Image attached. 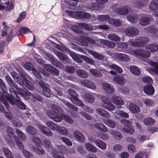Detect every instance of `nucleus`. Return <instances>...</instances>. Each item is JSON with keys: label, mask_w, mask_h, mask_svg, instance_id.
Here are the masks:
<instances>
[{"label": "nucleus", "mask_w": 158, "mask_h": 158, "mask_svg": "<svg viewBox=\"0 0 158 158\" xmlns=\"http://www.w3.org/2000/svg\"><path fill=\"white\" fill-rule=\"evenodd\" d=\"M52 110H48L47 114L56 122H60L63 118L66 122L70 124L73 123L74 121L69 116L63 113V109L60 106L53 104L51 106Z\"/></svg>", "instance_id": "obj_1"}, {"label": "nucleus", "mask_w": 158, "mask_h": 158, "mask_svg": "<svg viewBox=\"0 0 158 158\" xmlns=\"http://www.w3.org/2000/svg\"><path fill=\"white\" fill-rule=\"evenodd\" d=\"M65 12L70 16L79 19H89L91 16L90 13L82 11H76L67 10L65 11Z\"/></svg>", "instance_id": "obj_2"}, {"label": "nucleus", "mask_w": 158, "mask_h": 158, "mask_svg": "<svg viewBox=\"0 0 158 158\" xmlns=\"http://www.w3.org/2000/svg\"><path fill=\"white\" fill-rule=\"evenodd\" d=\"M5 97L6 100L12 105H16L19 108L22 110L26 109V106L25 104L21 102L20 98L19 97L17 99L14 98L12 95L8 93H6Z\"/></svg>", "instance_id": "obj_3"}, {"label": "nucleus", "mask_w": 158, "mask_h": 158, "mask_svg": "<svg viewBox=\"0 0 158 158\" xmlns=\"http://www.w3.org/2000/svg\"><path fill=\"white\" fill-rule=\"evenodd\" d=\"M149 40L147 37L141 36L136 38L135 41H131L130 44L132 46L135 47H143Z\"/></svg>", "instance_id": "obj_4"}, {"label": "nucleus", "mask_w": 158, "mask_h": 158, "mask_svg": "<svg viewBox=\"0 0 158 158\" xmlns=\"http://www.w3.org/2000/svg\"><path fill=\"white\" fill-rule=\"evenodd\" d=\"M38 84L42 89L41 93L46 97L50 98L51 91L48 85L42 80L39 81Z\"/></svg>", "instance_id": "obj_5"}, {"label": "nucleus", "mask_w": 158, "mask_h": 158, "mask_svg": "<svg viewBox=\"0 0 158 158\" xmlns=\"http://www.w3.org/2000/svg\"><path fill=\"white\" fill-rule=\"evenodd\" d=\"M101 99L102 102V107L109 111H113L115 110V106L108 100V99L106 96H103Z\"/></svg>", "instance_id": "obj_6"}, {"label": "nucleus", "mask_w": 158, "mask_h": 158, "mask_svg": "<svg viewBox=\"0 0 158 158\" xmlns=\"http://www.w3.org/2000/svg\"><path fill=\"white\" fill-rule=\"evenodd\" d=\"M121 123L125 126L123 128V130L125 132L132 134L135 132V130L131 127V122L128 120L122 119L120 121Z\"/></svg>", "instance_id": "obj_7"}, {"label": "nucleus", "mask_w": 158, "mask_h": 158, "mask_svg": "<svg viewBox=\"0 0 158 158\" xmlns=\"http://www.w3.org/2000/svg\"><path fill=\"white\" fill-rule=\"evenodd\" d=\"M134 53L135 55L143 58H148L150 55L148 51L142 48L137 49L134 50Z\"/></svg>", "instance_id": "obj_8"}, {"label": "nucleus", "mask_w": 158, "mask_h": 158, "mask_svg": "<svg viewBox=\"0 0 158 158\" xmlns=\"http://www.w3.org/2000/svg\"><path fill=\"white\" fill-rule=\"evenodd\" d=\"M139 32V30L138 29L133 27L127 28L124 30L125 33L130 37L137 35Z\"/></svg>", "instance_id": "obj_9"}, {"label": "nucleus", "mask_w": 158, "mask_h": 158, "mask_svg": "<svg viewBox=\"0 0 158 158\" xmlns=\"http://www.w3.org/2000/svg\"><path fill=\"white\" fill-rule=\"evenodd\" d=\"M44 67L46 70L51 73L53 75L58 76L59 75L58 70L50 64H45L44 65Z\"/></svg>", "instance_id": "obj_10"}, {"label": "nucleus", "mask_w": 158, "mask_h": 158, "mask_svg": "<svg viewBox=\"0 0 158 158\" xmlns=\"http://www.w3.org/2000/svg\"><path fill=\"white\" fill-rule=\"evenodd\" d=\"M143 91L146 94L149 96H152L154 93L155 89L151 84H149L144 86Z\"/></svg>", "instance_id": "obj_11"}, {"label": "nucleus", "mask_w": 158, "mask_h": 158, "mask_svg": "<svg viewBox=\"0 0 158 158\" xmlns=\"http://www.w3.org/2000/svg\"><path fill=\"white\" fill-rule=\"evenodd\" d=\"M19 84L25 86L30 90H33L35 89L34 87L32 85L30 81L27 79L22 80L20 82H19Z\"/></svg>", "instance_id": "obj_12"}, {"label": "nucleus", "mask_w": 158, "mask_h": 158, "mask_svg": "<svg viewBox=\"0 0 158 158\" xmlns=\"http://www.w3.org/2000/svg\"><path fill=\"white\" fill-rule=\"evenodd\" d=\"M39 129L44 135L48 137L52 136L53 135L52 132L49 128L44 125L40 126Z\"/></svg>", "instance_id": "obj_13"}, {"label": "nucleus", "mask_w": 158, "mask_h": 158, "mask_svg": "<svg viewBox=\"0 0 158 158\" xmlns=\"http://www.w3.org/2000/svg\"><path fill=\"white\" fill-rule=\"evenodd\" d=\"M16 90L18 93L25 99L28 100L30 98V93L28 91H25L19 87Z\"/></svg>", "instance_id": "obj_14"}, {"label": "nucleus", "mask_w": 158, "mask_h": 158, "mask_svg": "<svg viewBox=\"0 0 158 158\" xmlns=\"http://www.w3.org/2000/svg\"><path fill=\"white\" fill-rule=\"evenodd\" d=\"M102 87L105 91L108 93H111L114 91V89L113 86L109 83H103Z\"/></svg>", "instance_id": "obj_15"}, {"label": "nucleus", "mask_w": 158, "mask_h": 158, "mask_svg": "<svg viewBox=\"0 0 158 158\" xmlns=\"http://www.w3.org/2000/svg\"><path fill=\"white\" fill-rule=\"evenodd\" d=\"M148 3V0H138L134 2V6L137 8H140L146 6Z\"/></svg>", "instance_id": "obj_16"}, {"label": "nucleus", "mask_w": 158, "mask_h": 158, "mask_svg": "<svg viewBox=\"0 0 158 158\" xmlns=\"http://www.w3.org/2000/svg\"><path fill=\"white\" fill-rule=\"evenodd\" d=\"M46 124L52 131H57L60 129L59 126L52 121H47Z\"/></svg>", "instance_id": "obj_17"}, {"label": "nucleus", "mask_w": 158, "mask_h": 158, "mask_svg": "<svg viewBox=\"0 0 158 158\" xmlns=\"http://www.w3.org/2000/svg\"><path fill=\"white\" fill-rule=\"evenodd\" d=\"M115 11L116 13L120 15H125L129 12V10L127 6H122L116 8Z\"/></svg>", "instance_id": "obj_18"}, {"label": "nucleus", "mask_w": 158, "mask_h": 158, "mask_svg": "<svg viewBox=\"0 0 158 158\" xmlns=\"http://www.w3.org/2000/svg\"><path fill=\"white\" fill-rule=\"evenodd\" d=\"M97 113L101 116L106 118H109L110 116L109 113L102 108H98L96 110Z\"/></svg>", "instance_id": "obj_19"}, {"label": "nucleus", "mask_w": 158, "mask_h": 158, "mask_svg": "<svg viewBox=\"0 0 158 158\" xmlns=\"http://www.w3.org/2000/svg\"><path fill=\"white\" fill-rule=\"evenodd\" d=\"M108 22L109 24L116 27H119L122 25L120 19H115L113 18L110 19Z\"/></svg>", "instance_id": "obj_20"}, {"label": "nucleus", "mask_w": 158, "mask_h": 158, "mask_svg": "<svg viewBox=\"0 0 158 158\" xmlns=\"http://www.w3.org/2000/svg\"><path fill=\"white\" fill-rule=\"evenodd\" d=\"M149 8L152 11L158 10V0H152L149 3Z\"/></svg>", "instance_id": "obj_21"}, {"label": "nucleus", "mask_w": 158, "mask_h": 158, "mask_svg": "<svg viewBox=\"0 0 158 158\" xmlns=\"http://www.w3.org/2000/svg\"><path fill=\"white\" fill-rule=\"evenodd\" d=\"M113 81L120 85H123L125 84V79L122 76L114 77L113 78Z\"/></svg>", "instance_id": "obj_22"}, {"label": "nucleus", "mask_w": 158, "mask_h": 158, "mask_svg": "<svg viewBox=\"0 0 158 158\" xmlns=\"http://www.w3.org/2000/svg\"><path fill=\"white\" fill-rule=\"evenodd\" d=\"M150 64L155 68L149 69V70L150 72L158 75V63L151 61L150 62Z\"/></svg>", "instance_id": "obj_23"}, {"label": "nucleus", "mask_w": 158, "mask_h": 158, "mask_svg": "<svg viewBox=\"0 0 158 158\" xmlns=\"http://www.w3.org/2000/svg\"><path fill=\"white\" fill-rule=\"evenodd\" d=\"M100 42L102 44L105 45L109 48H113L115 46V44L114 43L102 39L100 40Z\"/></svg>", "instance_id": "obj_24"}, {"label": "nucleus", "mask_w": 158, "mask_h": 158, "mask_svg": "<svg viewBox=\"0 0 158 158\" xmlns=\"http://www.w3.org/2000/svg\"><path fill=\"white\" fill-rule=\"evenodd\" d=\"M56 55L60 60L63 61H66L67 63L69 62L68 57L64 54L58 51L56 52Z\"/></svg>", "instance_id": "obj_25"}, {"label": "nucleus", "mask_w": 158, "mask_h": 158, "mask_svg": "<svg viewBox=\"0 0 158 158\" xmlns=\"http://www.w3.org/2000/svg\"><path fill=\"white\" fill-rule=\"evenodd\" d=\"M112 101L115 105H123L124 102L122 98L117 96L114 95L112 97Z\"/></svg>", "instance_id": "obj_26"}, {"label": "nucleus", "mask_w": 158, "mask_h": 158, "mask_svg": "<svg viewBox=\"0 0 158 158\" xmlns=\"http://www.w3.org/2000/svg\"><path fill=\"white\" fill-rule=\"evenodd\" d=\"M73 135L77 140L80 142H84L85 138L78 131H75L73 132Z\"/></svg>", "instance_id": "obj_27"}, {"label": "nucleus", "mask_w": 158, "mask_h": 158, "mask_svg": "<svg viewBox=\"0 0 158 158\" xmlns=\"http://www.w3.org/2000/svg\"><path fill=\"white\" fill-rule=\"evenodd\" d=\"M5 79L10 86L11 87H14L17 90L19 87L18 85L15 83L14 81L8 75L6 76Z\"/></svg>", "instance_id": "obj_28"}, {"label": "nucleus", "mask_w": 158, "mask_h": 158, "mask_svg": "<svg viewBox=\"0 0 158 158\" xmlns=\"http://www.w3.org/2000/svg\"><path fill=\"white\" fill-rule=\"evenodd\" d=\"M129 109L131 112L134 114H136L140 112L139 108L134 103H131L129 105Z\"/></svg>", "instance_id": "obj_29"}, {"label": "nucleus", "mask_w": 158, "mask_h": 158, "mask_svg": "<svg viewBox=\"0 0 158 158\" xmlns=\"http://www.w3.org/2000/svg\"><path fill=\"white\" fill-rule=\"evenodd\" d=\"M95 126L98 130L103 132H106L108 131L107 127L101 123H96L95 124Z\"/></svg>", "instance_id": "obj_30"}, {"label": "nucleus", "mask_w": 158, "mask_h": 158, "mask_svg": "<svg viewBox=\"0 0 158 158\" xmlns=\"http://www.w3.org/2000/svg\"><path fill=\"white\" fill-rule=\"evenodd\" d=\"M71 101L73 103L78 106L81 107H83L84 106V104L81 100L78 98V97L72 98Z\"/></svg>", "instance_id": "obj_31"}, {"label": "nucleus", "mask_w": 158, "mask_h": 158, "mask_svg": "<svg viewBox=\"0 0 158 158\" xmlns=\"http://www.w3.org/2000/svg\"><path fill=\"white\" fill-rule=\"evenodd\" d=\"M85 147L89 151L93 153H96L97 152V148L89 143H86L85 144Z\"/></svg>", "instance_id": "obj_32"}, {"label": "nucleus", "mask_w": 158, "mask_h": 158, "mask_svg": "<svg viewBox=\"0 0 158 158\" xmlns=\"http://www.w3.org/2000/svg\"><path fill=\"white\" fill-rule=\"evenodd\" d=\"M76 73L78 76L81 78H87L88 77L87 73L81 69L77 70Z\"/></svg>", "instance_id": "obj_33"}, {"label": "nucleus", "mask_w": 158, "mask_h": 158, "mask_svg": "<svg viewBox=\"0 0 158 158\" xmlns=\"http://www.w3.org/2000/svg\"><path fill=\"white\" fill-rule=\"evenodd\" d=\"M130 72L134 75L139 76L141 74V71L137 67L133 66L130 67Z\"/></svg>", "instance_id": "obj_34"}, {"label": "nucleus", "mask_w": 158, "mask_h": 158, "mask_svg": "<svg viewBox=\"0 0 158 158\" xmlns=\"http://www.w3.org/2000/svg\"><path fill=\"white\" fill-rule=\"evenodd\" d=\"M117 57L119 60L123 61L128 62L130 60L129 57L124 54L118 53L117 55Z\"/></svg>", "instance_id": "obj_35"}, {"label": "nucleus", "mask_w": 158, "mask_h": 158, "mask_svg": "<svg viewBox=\"0 0 158 158\" xmlns=\"http://www.w3.org/2000/svg\"><path fill=\"white\" fill-rule=\"evenodd\" d=\"M96 145L101 149L104 150L106 148V143L100 139H96L94 141Z\"/></svg>", "instance_id": "obj_36"}, {"label": "nucleus", "mask_w": 158, "mask_h": 158, "mask_svg": "<svg viewBox=\"0 0 158 158\" xmlns=\"http://www.w3.org/2000/svg\"><path fill=\"white\" fill-rule=\"evenodd\" d=\"M147 48L152 52L158 51V44L156 43H153L148 45Z\"/></svg>", "instance_id": "obj_37"}, {"label": "nucleus", "mask_w": 158, "mask_h": 158, "mask_svg": "<svg viewBox=\"0 0 158 158\" xmlns=\"http://www.w3.org/2000/svg\"><path fill=\"white\" fill-rule=\"evenodd\" d=\"M150 23V19L148 17H142L139 20L140 25L143 26L148 25Z\"/></svg>", "instance_id": "obj_38"}, {"label": "nucleus", "mask_w": 158, "mask_h": 158, "mask_svg": "<svg viewBox=\"0 0 158 158\" xmlns=\"http://www.w3.org/2000/svg\"><path fill=\"white\" fill-rule=\"evenodd\" d=\"M13 137L19 149L23 150L24 149V146L19 137L16 135H14Z\"/></svg>", "instance_id": "obj_39"}, {"label": "nucleus", "mask_w": 158, "mask_h": 158, "mask_svg": "<svg viewBox=\"0 0 158 158\" xmlns=\"http://www.w3.org/2000/svg\"><path fill=\"white\" fill-rule=\"evenodd\" d=\"M26 129L28 133L31 135H36L37 133V130L30 125L26 127Z\"/></svg>", "instance_id": "obj_40"}, {"label": "nucleus", "mask_w": 158, "mask_h": 158, "mask_svg": "<svg viewBox=\"0 0 158 158\" xmlns=\"http://www.w3.org/2000/svg\"><path fill=\"white\" fill-rule=\"evenodd\" d=\"M3 151L5 156L7 158H14L13 153L8 148L6 147H3Z\"/></svg>", "instance_id": "obj_41"}, {"label": "nucleus", "mask_w": 158, "mask_h": 158, "mask_svg": "<svg viewBox=\"0 0 158 158\" xmlns=\"http://www.w3.org/2000/svg\"><path fill=\"white\" fill-rule=\"evenodd\" d=\"M84 99L88 102L93 103L94 102V98L92 95L89 94H84Z\"/></svg>", "instance_id": "obj_42"}, {"label": "nucleus", "mask_w": 158, "mask_h": 158, "mask_svg": "<svg viewBox=\"0 0 158 158\" xmlns=\"http://www.w3.org/2000/svg\"><path fill=\"white\" fill-rule=\"evenodd\" d=\"M79 26L82 28H83L88 31H93L94 29L93 27L90 25L83 23H80Z\"/></svg>", "instance_id": "obj_43"}, {"label": "nucleus", "mask_w": 158, "mask_h": 158, "mask_svg": "<svg viewBox=\"0 0 158 158\" xmlns=\"http://www.w3.org/2000/svg\"><path fill=\"white\" fill-rule=\"evenodd\" d=\"M108 37L109 40L113 41L118 42L120 41V38L114 34H109Z\"/></svg>", "instance_id": "obj_44"}, {"label": "nucleus", "mask_w": 158, "mask_h": 158, "mask_svg": "<svg viewBox=\"0 0 158 158\" xmlns=\"http://www.w3.org/2000/svg\"><path fill=\"white\" fill-rule=\"evenodd\" d=\"M89 53L94 57L95 58L101 60L104 58V56L102 55L99 54L96 52L92 50H89Z\"/></svg>", "instance_id": "obj_45"}, {"label": "nucleus", "mask_w": 158, "mask_h": 158, "mask_svg": "<svg viewBox=\"0 0 158 158\" xmlns=\"http://www.w3.org/2000/svg\"><path fill=\"white\" fill-rule=\"evenodd\" d=\"M62 102L65 105L70 109L76 111H78V108L74 106L72 103L69 102L64 100H62Z\"/></svg>", "instance_id": "obj_46"}, {"label": "nucleus", "mask_w": 158, "mask_h": 158, "mask_svg": "<svg viewBox=\"0 0 158 158\" xmlns=\"http://www.w3.org/2000/svg\"><path fill=\"white\" fill-rule=\"evenodd\" d=\"M103 123L107 126L112 128H114L116 126L115 122L112 120L106 119L104 120Z\"/></svg>", "instance_id": "obj_47"}, {"label": "nucleus", "mask_w": 158, "mask_h": 158, "mask_svg": "<svg viewBox=\"0 0 158 158\" xmlns=\"http://www.w3.org/2000/svg\"><path fill=\"white\" fill-rule=\"evenodd\" d=\"M144 124L147 125H152L155 123V120L151 117H148L145 118L144 120Z\"/></svg>", "instance_id": "obj_48"}, {"label": "nucleus", "mask_w": 158, "mask_h": 158, "mask_svg": "<svg viewBox=\"0 0 158 158\" xmlns=\"http://www.w3.org/2000/svg\"><path fill=\"white\" fill-rule=\"evenodd\" d=\"M33 151L37 154L43 155L45 152L44 150L41 147H35L33 148Z\"/></svg>", "instance_id": "obj_49"}, {"label": "nucleus", "mask_w": 158, "mask_h": 158, "mask_svg": "<svg viewBox=\"0 0 158 158\" xmlns=\"http://www.w3.org/2000/svg\"><path fill=\"white\" fill-rule=\"evenodd\" d=\"M32 99L34 101L41 102L43 100L42 97L39 94L34 93L32 96Z\"/></svg>", "instance_id": "obj_50"}, {"label": "nucleus", "mask_w": 158, "mask_h": 158, "mask_svg": "<svg viewBox=\"0 0 158 158\" xmlns=\"http://www.w3.org/2000/svg\"><path fill=\"white\" fill-rule=\"evenodd\" d=\"M57 151L58 153L63 154L66 152L67 149L65 147L62 145H57L56 148Z\"/></svg>", "instance_id": "obj_51"}, {"label": "nucleus", "mask_w": 158, "mask_h": 158, "mask_svg": "<svg viewBox=\"0 0 158 158\" xmlns=\"http://www.w3.org/2000/svg\"><path fill=\"white\" fill-rule=\"evenodd\" d=\"M90 73L97 77H101L102 76V74L100 72L94 69H90L89 70Z\"/></svg>", "instance_id": "obj_52"}, {"label": "nucleus", "mask_w": 158, "mask_h": 158, "mask_svg": "<svg viewBox=\"0 0 158 158\" xmlns=\"http://www.w3.org/2000/svg\"><path fill=\"white\" fill-rule=\"evenodd\" d=\"M127 19L128 21L132 23H135L138 20V16L136 15H131L127 17Z\"/></svg>", "instance_id": "obj_53"}, {"label": "nucleus", "mask_w": 158, "mask_h": 158, "mask_svg": "<svg viewBox=\"0 0 158 158\" xmlns=\"http://www.w3.org/2000/svg\"><path fill=\"white\" fill-rule=\"evenodd\" d=\"M52 153L54 158H65L63 154H58L56 150H55V149H52Z\"/></svg>", "instance_id": "obj_54"}, {"label": "nucleus", "mask_w": 158, "mask_h": 158, "mask_svg": "<svg viewBox=\"0 0 158 158\" xmlns=\"http://www.w3.org/2000/svg\"><path fill=\"white\" fill-rule=\"evenodd\" d=\"M0 88L2 89L5 97L6 93H8L6 92L7 89L3 81L1 78H0Z\"/></svg>", "instance_id": "obj_55"}, {"label": "nucleus", "mask_w": 158, "mask_h": 158, "mask_svg": "<svg viewBox=\"0 0 158 158\" xmlns=\"http://www.w3.org/2000/svg\"><path fill=\"white\" fill-rule=\"evenodd\" d=\"M111 133L112 135L118 140L122 138L121 134L118 131L113 130L111 131Z\"/></svg>", "instance_id": "obj_56"}, {"label": "nucleus", "mask_w": 158, "mask_h": 158, "mask_svg": "<svg viewBox=\"0 0 158 158\" xmlns=\"http://www.w3.org/2000/svg\"><path fill=\"white\" fill-rule=\"evenodd\" d=\"M22 152L23 155L26 158H34L32 154L26 149H23Z\"/></svg>", "instance_id": "obj_57"}, {"label": "nucleus", "mask_w": 158, "mask_h": 158, "mask_svg": "<svg viewBox=\"0 0 158 158\" xmlns=\"http://www.w3.org/2000/svg\"><path fill=\"white\" fill-rule=\"evenodd\" d=\"M11 75L12 77L16 81L17 83L19 84V82H20L21 81L22 79L19 77V74L15 72H11Z\"/></svg>", "instance_id": "obj_58"}, {"label": "nucleus", "mask_w": 158, "mask_h": 158, "mask_svg": "<svg viewBox=\"0 0 158 158\" xmlns=\"http://www.w3.org/2000/svg\"><path fill=\"white\" fill-rule=\"evenodd\" d=\"M116 113L117 115L122 117L128 118L129 117V115L127 113L120 110H117Z\"/></svg>", "instance_id": "obj_59"}, {"label": "nucleus", "mask_w": 158, "mask_h": 158, "mask_svg": "<svg viewBox=\"0 0 158 158\" xmlns=\"http://www.w3.org/2000/svg\"><path fill=\"white\" fill-rule=\"evenodd\" d=\"M68 92L70 95V96H71L70 98L71 101L72 98L78 96V94L73 89H69L68 90Z\"/></svg>", "instance_id": "obj_60"}, {"label": "nucleus", "mask_w": 158, "mask_h": 158, "mask_svg": "<svg viewBox=\"0 0 158 158\" xmlns=\"http://www.w3.org/2000/svg\"><path fill=\"white\" fill-rule=\"evenodd\" d=\"M148 155V153L147 152H142L139 153L137 154L135 156V158H143L144 157L145 158H147Z\"/></svg>", "instance_id": "obj_61"}, {"label": "nucleus", "mask_w": 158, "mask_h": 158, "mask_svg": "<svg viewBox=\"0 0 158 158\" xmlns=\"http://www.w3.org/2000/svg\"><path fill=\"white\" fill-rule=\"evenodd\" d=\"M16 131L17 134L21 140L23 141H25L26 140V138L22 132L18 129L16 130Z\"/></svg>", "instance_id": "obj_62"}, {"label": "nucleus", "mask_w": 158, "mask_h": 158, "mask_svg": "<svg viewBox=\"0 0 158 158\" xmlns=\"http://www.w3.org/2000/svg\"><path fill=\"white\" fill-rule=\"evenodd\" d=\"M62 141L69 146L72 145L73 143L72 141L68 138L65 137H62L61 138Z\"/></svg>", "instance_id": "obj_63"}, {"label": "nucleus", "mask_w": 158, "mask_h": 158, "mask_svg": "<svg viewBox=\"0 0 158 158\" xmlns=\"http://www.w3.org/2000/svg\"><path fill=\"white\" fill-rule=\"evenodd\" d=\"M110 19V16L108 15H99V20L102 22H105L108 21Z\"/></svg>", "instance_id": "obj_64"}]
</instances>
